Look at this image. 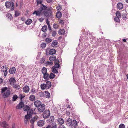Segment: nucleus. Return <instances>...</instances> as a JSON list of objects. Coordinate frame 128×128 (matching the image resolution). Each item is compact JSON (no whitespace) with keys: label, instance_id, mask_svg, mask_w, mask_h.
Returning <instances> with one entry per match:
<instances>
[{"label":"nucleus","instance_id":"obj_39","mask_svg":"<svg viewBox=\"0 0 128 128\" xmlns=\"http://www.w3.org/2000/svg\"><path fill=\"white\" fill-rule=\"evenodd\" d=\"M47 29V26L46 25H44L42 27V31L44 32H45L46 31Z\"/></svg>","mask_w":128,"mask_h":128},{"label":"nucleus","instance_id":"obj_27","mask_svg":"<svg viewBox=\"0 0 128 128\" xmlns=\"http://www.w3.org/2000/svg\"><path fill=\"white\" fill-rule=\"evenodd\" d=\"M6 16L7 18L10 20H11L12 18V14L10 13H8L7 14Z\"/></svg>","mask_w":128,"mask_h":128},{"label":"nucleus","instance_id":"obj_19","mask_svg":"<svg viewBox=\"0 0 128 128\" xmlns=\"http://www.w3.org/2000/svg\"><path fill=\"white\" fill-rule=\"evenodd\" d=\"M56 52V51L55 49H52L50 50L49 53L50 54L52 55L55 54Z\"/></svg>","mask_w":128,"mask_h":128},{"label":"nucleus","instance_id":"obj_24","mask_svg":"<svg viewBox=\"0 0 128 128\" xmlns=\"http://www.w3.org/2000/svg\"><path fill=\"white\" fill-rule=\"evenodd\" d=\"M74 126V128H75L78 126V123L75 120H74L72 121V126Z\"/></svg>","mask_w":128,"mask_h":128},{"label":"nucleus","instance_id":"obj_29","mask_svg":"<svg viewBox=\"0 0 128 128\" xmlns=\"http://www.w3.org/2000/svg\"><path fill=\"white\" fill-rule=\"evenodd\" d=\"M55 68L54 66H53L52 68V71L54 73H58V71Z\"/></svg>","mask_w":128,"mask_h":128},{"label":"nucleus","instance_id":"obj_62","mask_svg":"<svg viewBox=\"0 0 128 128\" xmlns=\"http://www.w3.org/2000/svg\"><path fill=\"white\" fill-rule=\"evenodd\" d=\"M3 80L2 78H0V84H2L3 82Z\"/></svg>","mask_w":128,"mask_h":128},{"label":"nucleus","instance_id":"obj_16","mask_svg":"<svg viewBox=\"0 0 128 128\" xmlns=\"http://www.w3.org/2000/svg\"><path fill=\"white\" fill-rule=\"evenodd\" d=\"M37 124L38 126L41 127L44 124V122L43 120H40L38 122Z\"/></svg>","mask_w":128,"mask_h":128},{"label":"nucleus","instance_id":"obj_36","mask_svg":"<svg viewBox=\"0 0 128 128\" xmlns=\"http://www.w3.org/2000/svg\"><path fill=\"white\" fill-rule=\"evenodd\" d=\"M40 86L42 90H44L46 88H47V86L46 85V84H41Z\"/></svg>","mask_w":128,"mask_h":128},{"label":"nucleus","instance_id":"obj_6","mask_svg":"<svg viewBox=\"0 0 128 128\" xmlns=\"http://www.w3.org/2000/svg\"><path fill=\"white\" fill-rule=\"evenodd\" d=\"M45 107L44 105L42 104L38 107V111L40 112H43L45 109Z\"/></svg>","mask_w":128,"mask_h":128},{"label":"nucleus","instance_id":"obj_18","mask_svg":"<svg viewBox=\"0 0 128 128\" xmlns=\"http://www.w3.org/2000/svg\"><path fill=\"white\" fill-rule=\"evenodd\" d=\"M59 61L58 60H56L54 61V63L55 64L54 67L56 68H58L60 67V65L58 63Z\"/></svg>","mask_w":128,"mask_h":128},{"label":"nucleus","instance_id":"obj_52","mask_svg":"<svg viewBox=\"0 0 128 128\" xmlns=\"http://www.w3.org/2000/svg\"><path fill=\"white\" fill-rule=\"evenodd\" d=\"M43 2L42 0H40L37 2V4L38 5L39 4H41Z\"/></svg>","mask_w":128,"mask_h":128},{"label":"nucleus","instance_id":"obj_23","mask_svg":"<svg viewBox=\"0 0 128 128\" xmlns=\"http://www.w3.org/2000/svg\"><path fill=\"white\" fill-rule=\"evenodd\" d=\"M50 128H57V126L56 123L54 122L50 125Z\"/></svg>","mask_w":128,"mask_h":128},{"label":"nucleus","instance_id":"obj_55","mask_svg":"<svg viewBox=\"0 0 128 128\" xmlns=\"http://www.w3.org/2000/svg\"><path fill=\"white\" fill-rule=\"evenodd\" d=\"M62 9V6L60 5L56 7V9L57 10H61Z\"/></svg>","mask_w":128,"mask_h":128},{"label":"nucleus","instance_id":"obj_31","mask_svg":"<svg viewBox=\"0 0 128 128\" xmlns=\"http://www.w3.org/2000/svg\"><path fill=\"white\" fill-rule=\"evenodd\" d=\"M65 34V30L64 29H60V31L58 32V34Z\"/></svg>","mask_w":128,"mask_h":128},{"label":"nucleus","instance_id":"obj_43","mask_svg":"<svg viewBox=\"0 0 128 128\" xmlns=\"http://www.w3.org/2000/svg\"><path fill=\"white\" fill-rule=\"evenodd\" d=\"M8 88L6 87L3 88L1 89V92L2 93H3L6 90H7Z\"/></svg>","mask_w":128,"mask_h":128},{"label":"nucleus","instance_id":"obj_56","mask_svg":"<svg viewBox=\"0 0 128 128\" xmlns=\"http://www.w3.org/2000/svg\"><path fill=\"white\" fill-rule=\"evenodd\" d=\"M24 97V96H22V94H20V100H22Z\"/></svg>","mask_w":128,"mask_h":128},{"label":"nucleus","instance_id":"obj_46","mask_svg":"<svg viewBox=\"0 0 128 128\" xmlns=\"http://www.w3.org/2000/svg\"><path fill=\"white\" fill-rule=\"evenodd\" d=\"M36 92V91L35 90L34 88H32L31 90V92H30V93H31L32 94H33Z\"/></svg>","mask_w":128,"mask_h":128},{"label":"nucleus","instance_id":"obj_45","mask_svg":"<svg viewBox=\"0 0 128 128\" xmlns=\"http://www.w3.org/2000/svg\"><path fill=\"white\" fill-rule=\"evenodd\" d=\"M18 98L16 94L14 95L12 97V100L13 101H16Z\"/></svg>","mask_w":128,"mask_h":128},{"label":"nucleus","instance_id":"obj_58","mask_svg":"<svg viewBox=\"0 0 128 128\" xmlns=\"http://www.w3.org/2000/svg\"><path fill=\"white\" fill-rule=\"evenodd\" d=\"M58 25L56 24H54L53 25V27L55 29L56 28H58Z\"/></svg>","mask_w":128,"mask_h":128},{"label":"nucleus","instance_id":"obj_60","mask_svg":"<svg viewBox=\"0 0 128 128\" xmlns=\"http://www.w3.org/2000/svg\"><path fill=\"white\" fill-rule=\"evenodd\" d=\"M2 124H4V125H5V126H9L8 125V124H6V122L5 121H4V122H2Z\"/></svg>","mask_w":128,"mask_h":128},{"label":"nucleus","instance_id":"obj_47","mask_svg":"<svg viewBox=\"0 0 128 128\" xmlns=\"http://www.w3.org/2000/svg\"><path fill=\"white\" fill-rule=\"evenodd\" d=\"M14 87L16 89H20V86L19 85L17 84H14Z\"/></svg>","mask_w":128,"mask_h":128},{"label":"nucleus","instance_id":"obj_40","mask_svg":"<svg viewBox=\"0 0 128 128\" xmlns=\"http://www.w3.org/2000/svg\"><path fill=\"white\" fill-rule=\"evenodd\" d=\"M20 13L19 11H16L15 12V16L16 17L18 16L20 14Z\"/></svg>","mask_w":128,"mask_h":128},{"label":"nucleus","instance_id":"obj_38","mask_svg":"<svg viewBox=\"0 0 128 128\" xmlns=\"http://www.w3.org/2000/svg\"><path fill=\"white\" fill-rule=\"evenodd\" d=\"M55 76V75L54 74L52 73H51L49 76V78L50 79H52L54 78Z\"/></svg>","mask_w":128,"mask_h":128},{"label":"nucleus","instance_id":"obj_64","mask_svg":"<svg viewBox=\"0 0 128 128\" xmlns=\"http://www.w3.org/2000/svg\"><path fill=\"white\" fill-rule=\"evenodd\" d=\"M15 124L14 123L12 124V128H15Z\"/></svg>","mask_w":128,"mask_h":128},{"label":"nucleus","instance_id":"obj_1","mask_svg":"<svg viewBox=\"0 0 128 128\" xmlns=\"http://www.w3.org/2000/svg\"><path fill=\"white\" fill-rule=\"evenodd\" d=\"M47 7L46 6L44 5L43 4H41L40 6L39 9L38 10L35 11L32 13L33 14H36V16H40L41 14H42L44 12L47 10Z\"/></svg>","mask_w":128,"mask_h":128},{"label":"nucleus","instance_id":"obj_59","mask_svg":"<svg viewBox=\"0 0 128 128\" xmlns=\"http://www.w3.org/2000/svg\"><path fill=\"white\" fill-rule=\"evenodd\" d=\"M47 33H45L43 34L42 37L43 38L46 37L47 36Z\"/></svg>","mask_w":128,"mask_h":128},{"label":"nucleus","instance_id":"obj_41","mask_svg":"<svg viewBox=\"0 0 128 128\" xmlns=\"http://www.w3.org/2000/svg\"><path fill=\"white\" fill-rule=\"evenodd\" d=\"M116 14L117 17L120 18L121 17V14L119 12H117L116 13Z\"/></svg>","mask_w":128,"mask_h":128},{"label":"nucleus","instance_id":"obj_63","mask_svg":"<svg viewBox=\"0 0 128 128\" xmlns=\"http://www.w3.org/2000/svg\"><path fill=\"white\" fill-rule=\"evenodd\" d=\"M58 128H66L65 127L64 125H62L60 126Z\"/></svg>","mask_w":128,"mask_h":128},{"label":"nucleus","instance_id":"obj_8","mask_svg":"<svg viewBox=\"0 0 128 128\" xmlns=\"http://www.w3.org/2000/svg\"><path fill=\"white\" fill-rule=\"evenodd\" d=\"M10 92L9 90H6L3 94V96L4 98L8 97L10 95Z\"/></svg>","mask_w":128,"mask_h":128},{"label":"nucleus","instance_id":"obj_57","mask_svg":"<svg viewBox=\"0 0 128 128\" xmlns=\"http://www.w3.org/2000/svg\"><path fill=\"white\" fill-rule=\"evenodd\" d=\"M44 20V18H39L38 20L40 22H42Z\"/></svg>","mask_w":128,"mask_h":128},{"label":"nucleus","instance_id":"obj_12","mask_svg":"<svg viewBox=\"0 0 128 128\" xmlns=\"http://www.w3.org/2000/svg\"><path fill=\"white\" fill-rule=\"evenodd\" d=\"M9 82L10 85H14V83L16 82V80L14 78H12L10 79Z\"/></svg>","mask_w":128,"mask_h":128},{"label":"nucleus","instance_id":"obj_10","mask_svg":"<svg viewBox=\"0 0 128 128\" xmlns=\"http://www.w3.org/2000/svg\"><path fill=\"white\" fill-rule=\"evenodd\" d=\"M54 118L53 116H51L47 120V122L48 123H52L54 122Z\"/></svg>","mask_w":128,"mask_h":128},{"label":"nucleus","instance_id":"obj_13","mask_svg":"<svg viewBox=\"0 0 128 128\" xmlns=\"http://www.w3.org/2000/svg\"><path fill=\"white\" fill-rule=\"evenodd\" d=\"M38 117L37 116H36L33 117L30 120V122L32 124H33L34 122L37 120Z\"/></svg>","mask_w":128,"mask_h":128},{"label":"nucleus","instance_id":"obj_50","mask_svg":"<svg viewBox=\"0 0 128 128\" xmlns=\"http://www.w3.org/2000/svg\"><path fill=\"white\" fill-rule=\"evenodd\" d=\"M45 61V59L44 58H42L40 60V63L42 64Z\"/></svg>","mask_w":128,"mask_h":128},{"label":"nucleus","instance_id":"obj_20","mask_svg":"<svg viewBox=\"0 0 128 128\" xmlns=\"http://www.w3.org/2000/svg\"><path fill=\"white\" fill-rule=\"evenodd\" d=\"M123 7V5L121 3H118L117 5V8L119 10L122 9Z\"/></svg>","mask_w":128,"mask_h":128},{"label":"nucleus","instance_id":"obj_34","mask_svg":"<svg viewBox=\"0 0 128 128\" xmlns=\"http://www.w3.org/2000/svg\"><path fill=\"white\" fill-rule=\"evenodd\" d=\"M30 108V107L26 105L24 106L23 109L24 111H26L29 110Z\"/></svg>","mask_w":128,"mask_h":128},{"label":"nucleus","instance_id":"obj_5","mask_svg":"<svg viewBox=\"0 0 128 128\" xmlns=\"http://www.w3.org/2000/svg\"><path fill=\"white\" fill-rule=\"evenodd\" d=\"M36 108L34 109V110L30 108L29 110H28L27 112V114L26 115L27 116H28L30 118L32 117V115L34 114L33 111H34Z\"/></svg>","mask_w":128,"mask_h":128},{"label":"nucleus","instance_id":"obj_4","mask_svg":"<svg viewBox=\"0 0 128 128\" xmlns=\"http://www.w3.org/2000/svg\"><path fill=\"white\" fill-rule=\"evenodd\" d=\"M50 112L48 110H46L42 114L43 117L44 119L48 118L50 116Z\"/></svg>","mask_w":128,"mask_h":128},{"label":"nucleus","instance_id":"obj_42","mask_svg":"<svg viewBox=\"0 0 128 128\" xmlns=\"http://www.w3.org/2000/svg\"><path fill=\"white\" fill-rule=\"evenodd\" d=\"M46 41L49 43L52 41V39L49 38H46L45 39Z\"/></svg>","mask_w":128,"mask_h":128},{"label":"nucleus","instance_id":"obj_11","mask_svg":"<svg viewBox=\"0 0 128 128\" xmlns=\"http://www.w3.org/2000/svg\"><path fill=\"white\" fill-rule=\"evenodd\" d=\"M67 123H66L69 126H71L72 127V120L70 118H68L67 120Z\"/></svg>","mask_w":128,"mask_h":128},{"label":"nucleus","instance_id":"obj_22","mask_svg":"<svg viewBox=\"0 0 128 128\" xmlns=\"http://www.w3.org/2000/svg\"><path fill=\"white\" fill-rule=\"evenodd\" d=\"M58 42L56 40H54L52 43L51 46L52 47L57 46L58 45Z\"/></svg>","mask_w":128,"mask_h":128},{"label":"nucleus","instance_id":"obj_7","mask_svg":"<svg viewBox=\"0 0 128 128\" xmlns=\"http://www.w3.org/2000/svg\"><path fill=\"white\" fill-rule=\"evenodd\" d=\"M57 122H58V124L59 125H62L64 122V120L62 118H59L57 120Z\"/></svg>","mask_w":128,"mask_h":128},{"label":"nucleus","instance_id":"obj_51","mask_svg":"<svg viewBox=\"0 0 128 128\" xmlns=\"http://www.w3.org/2000/svg\"><path fill=\"white\" fill-rule=\"evenodd\" d=\"M46 45L45 43H43L41 44V46L42 47V48H44L46 47Z\"/></svg>","mask_w":128,"mask_h":128},{"label":"nucleus","instance_id":"obj_53","mask_svg":"<svg viewBox=\"0 0 128 128\" xmlns=\"http://www.w3.org/2000/svg\"><path fill=\"white\" fill-rule=\"evenodd\" d=\"M52 36L53 37L55 36L56 35V32L55 31H53L52 32Z\"/></svg>","mask_w":128,"mask_h":128},{"label":"nucleus","instance_id":"obj_26","mask_svg":"<svg viewBox=\"0 0 128 128\" xmlns=\"http://www.w3.org/2000/svg\"><path fill=\"white\" fill-rule=\"evenodd\" d=\"M30 118L25 115L24 116V123L25 124H27L28 120Z\"/></svg>","mask_w":128,"mask_h":128},{"label":"nucleus","instance_id":"obj_17","mask_svg":"<svg viewBox=\"0 0 128 128\" xmlns=\"http://www.w3.org/2000/svg\"><path fill=\"white\" fill-rule=\"evenodd\" d=\"M42 103L40 101L38 100H36L34 102V104L35 106L36 107H38V106H40L42 104Z\"/></svg>","mask_w":128,"mask_h":128},{"label":"nucleus","instance_id":"obj_49","mask_svg":"<svg viewBox=\"0 0 128 128\" xmlns=\"http://www.w3.org/2000/svg\"><path fill=\"white\" fill-rule=\"evenodd\" d=\"M118 128H125V126L124 124H121L119 125Z\"/></svg>","mask_w":128,"mask_h":128},{"label":"nucleus","instance_id":"obj_44","mask_svg":"<svg viewBox=\"0 0 128 128\" xmlns=\"http://www.w3.org/2000/svg\"><path fill=\"white\" fill-rule=\"evenodd\" d=\"M46 93V97L48 98H50V93L48 92H45Z\"/></svg>","mask_w":128,"mask_h":128},{"label":"nucleus","instance_id":"obj_25","mask_svg":"<svg viewBox=\"0 0 128 128\" xmlns=\"http://www.w3.org/2000/svg\"><path fill=\"white\" fill-rule=\"evenodd\" d=\"M43 78H44L46 79V80H48L49 79V74L48 73L43 74Z\"/></svg>","mask_w":128,"mask_h":128},{"label":"nucleus","instance_id":"obj_33","mask_svg":"<svg viewBox=\"0 0 128 128\" xmlns=\"http://www.w3.org/2000/svg\"><path fill=\"white\" fill-rule=\"evenodd\" d=\"M56 17L58 18H60L62 16V14L60 12H57L56 15Z\"/></svg>","mask_w":128,"mask_h":128},{"label":"nucleus","instance_id":"obj_54","mask_svg":"<svg viewBox=\"0 0 128 128\" xmlns=\"http://www.w3.org/2000/svg\"><path fill=\"white\" fill-rule=\"evenodd\" d=\"M114 20L116 22H118L120 21V20L117 17L114 18Z\"/></svg>","mask_w":128,"mask_h":128},{"label":"nucleus","instance_id":"obj_32","mask_svg":"<svg viewBox=\"0 0 128 128\" xmlns=\"http://www.w3.org/2000/svg\"><path fill=\"white\" fill-rule=\"evenodd\" d=\"M41 71L43 74L47 73V69L45 67H43L42 70Z\"/></svg>","mask_w":128,"mask_h":128},{"label":"nucleus","instance_id":"obj_35","mask_svg":"<svg viewBox=\"0 0 128 128\" xmlns=\"http://www.w3.org/2000/svg\"><path fill=\"white\" fill-rule=\"evenodd\" d=\"M29 98L31 101H34L35 100V97L34 95H31L30 96Z\"/></svg>","mask_w":128,"mask_h":128},{"label":"nucleus","instance_id":"obj_3","mask_svg":"<svg viewBox=\"0 0 128 128\" xmlns=\"http://www.w3.org/2000/svg\"><path fill=\"white\" fill-rule=\"evenodd\" d=\"M5 6L8 8H10V10H14V3L12 2H6L5 3Z\"/></svg>","mask_w":128,"mask_h":128},{"label":"nucleus","instance_id":"obj_2","mask_svg":"<svg viewBox=\"0 0 128 128\" xmlns=\"http://www.w3.org/2000/svg\"><path fill=\"white\" fill-rule=\"evenodd\" d=\"M52 12L51 10L49 8L48 9L45 11L41 14V16H44L45 17H50L52 15Z\"/></svg>","mask_w":128,"mask_h":128},{"label":"nucleus","instance_id":"obj_28","mask_svg":"<svg viewBox=\"0 0 128 128\" xmlns=\"http://www.w3.org/2000/svg\"><path fill=\"white\" fill-rule=\"evenodd\" d=\"M46 85L48 88H49L51 86V82L49 81H47L46 84Z\"/></svg>","mask_w":128,"mask_h":128},{"label":"nucleus","instance_id":"obj_37","mask_svg":"<svg viewBox=\"0 0 128 128\" xmlns=\"http://www.w3.org/2000/svg\"><path fill=\"white\" fill-rule=\"evenodd\" d=\"M32 22V20L30 19H29L27 20L26 22V24L28 25H29Z\"/></svg>","mask_w":128,"mask_h":128},{"label":"nucleus","instance_id":"obj_15","mask_svg":"<svg viewBox=\"0 0 128 128\" xmlns=\"http://www.w3.org/2000/svg\"><path fill=\"white\" fill-rule=\"evenodd\" d=\"M16 71V68L14 67H13L10 70L9 72L11 74H13Z\"/></svg>","mask_w":128,"mask_h":128},{"label":"nucleus","instance_id":"obj_61","mask_svg":"<svg viewBox=\"0 0 128 128\" xmlns=\"http://www.w3.org/2000/svg\"><path fill=\"white\" fill-rule=\"evenodd\" d=\"M40 96L41 97L43 96H44L43 93L42 92H40Z\"/></svg>","mask_w":128,"mask_h":128},{"label":"nucleus","instance_id":"obj_9","mask_svg":"<svg viewBox=\"0 0 128 128\" xmlns=\"http://www.w3.org/2000/svg\"><path fill=\"white\" fill-rule=\"evenodd\" d=\"M24 104L23 102H21L16 106V109H20L24 106Z\"/></svg>","mask_w":128,"mask_h":128},{"label":"nucleus","instance_id":"obj_30","mask_svg":"<svg viewBox=\"0 0 128 128\" xmlns=\"http://www.w3.org/2000/svg\"><path fill=\"white\" fill-rule=\"evenodd\" d=\"M5 69L4 70L2 69V71L3 72H4V76H6L7 74V72H6L7 70V66H6V65H5Z\"/></svg>","mask_w":128,"mask_h":128},{"label":"nucleus","instance_id":"obj_14","mask_svg":"<svg viewBox=\"0 0 128 128\" xmlns=\"http://www.w3.org/2000/svg\"><path fill=\"white\" fill-rule=\"evenodd\" d=\"M29 88L27 86H26L23 88V91L25 92H28L29 90Z\"/></svg>","mask_w":128,"mask_h":128},{"label":"nucleus","instance_id":"obj_48","mask_svg":"<svg viewBox=\"0 0 128 128\" xmlns=\"http://www.w3.org/2000/svg\"><path fill=\"white\" fill-rule=\"evenodd\" d=\"M53 64V62H50L48 61H47L46 62V64H47L49 65H51L52 64Z\"/></svg>","mask_w":128,"mask_h":128},{"label":"nucleus","instance_id":"obj_21","mask_svg":"<svg viewBox=\"0 0 128 128\" xmlns=\"http://www.w3.org/2000/svg\"><path fill=\"white\" fill-rule=\"evenodd\" d=\"M56 59V56L54 55L51 56L49 58V60L50 61H55L56 60H58L57 59Z\"/></svg>","mask_w":128,"mask_h":128}]
</instances>
